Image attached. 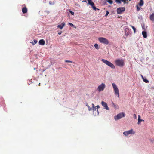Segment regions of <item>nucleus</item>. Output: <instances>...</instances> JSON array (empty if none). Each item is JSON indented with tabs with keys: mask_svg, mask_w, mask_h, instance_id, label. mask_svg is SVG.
<instances>
[{
	"mask_svg": "<svg viewBox=\"0 0 154 154\" xmlns=\"http://www.w3.org/2000/svg\"><path fill=\"white\" fill-rule=\"evenodd\" d=\"M144 121V120H143L140 119V116L139 115L138 116V124H139L140 122H141Z\"/></svg>",
	"mask_w": 154,
	"mask_h": 154,
	"instance_id": "f3484780",
	"label": "nucleus"
},
{
	"mask_svg": "<svg viewBox=\"0 0 154 154\" xmlns=\"http://www.w3.org/2000/svg\"><path fill=\"white\" fill-rule=\"evenodd\" d=\"M115 1L118 4H120L121 3L122 0H116Z\"/></svg>",
	"mask_w": 154,
	"mask_h": 154,
	"instance_id": "412c9836",
	"label": "nucleus"
},
{
	"mask_svg": "<svg viewBox=\"0 0 154 154\" xmlns=\"http://www.w3.org/2000/svg\"><path fill=\"white\" fill-rule=\"evenodd\" d=\"M133 116H134V117L135 118V119H136L137 118V116H136V115L135 114H134L133 115Z\"/></svg>",
	"mask_w": 154,
	"mask_h": 154,
	"instance_id": "72a5a7b5",
	"label": "nucleus"
},
{
	"mask_svg": "<svg viewBox=\"0 0 154 154\" xmlns=\"http://www.w3.org/2000/svg\"><path fill=\"white\" fill-rule=\"evenodd\" d=\"M65 62L66 63H72V61L69 60H66Z\"/></svg>",
	"mask_w": 154,
	"mask_h": 154,
	"instance_id": "c85d7f7f",
	"label": "nucleus"
},
{
	"mask_svg": "<svg viewBox=\"0 0 154 154\" xmlns=\"http://www.w3.org/2000/svg\"><path fill=\"white\" fill-rule=\"evenodd\" d=\"M149 18L151 21L152 22L154 21V13H152L150 15Z\"/></svg>",
	"mask_w": 154,
	"mask_h": 154,
	"instance_id": "4468645a",
	"label": "nucleus"
},
{
	"mask_svg": "<svg viewBox=\"0 0 154 154\" xmlns=\"http://www.w3.org/2000/svg\"><path fill=\"white\" fill-rule=\"evenodd\" d=\"M46 12L48 14L49 13V12L48 11H47Z\"/></svg>",
	"mask_w": 154,
	"mask_h": 154,
	"instance_id": "4c0bfd02",
	"label": "nucleus"
},
{
	"mask_svg": "<svg viewBox=\"0 0 154 154\" xmlns=\"http://www.w3.org/2000/svg\"><path fill=\"white\" fill-rule=\"evenodd\" d=\"M142 34L143 37L144 38H146L147 37V33L146 31L142 32Z\"/></svg>",
	"mask_w": 154,
	"mask_h": 154,
	"instance_id": "dca6fc26",
	"label": "nucleus"
},
{
	"mask_svg": "<svg viewBox=\"0 0 154 154\" xmlns=\"http://www.w3.org/2000/svg\"><path fill=\"white\" fill-rule=\"evenodd\" d=\"M69 24L72 27H74L75 26L72 23H69Z\"/></svg>",
	"mask_w": 154,
	"mask_h": 154,
	"instance_id": "cd10ccee",
	"label": "nucleus"
},
{
	"mask_svg": "<svg viewBox=\"0 0 154 154\" xmlns=\"http://www.w3.org/2000/svg\"><path fill=\"white\" fill-rule=\"evenodd\" d=\"M142 77L143 78V80L144 82H145L146 83H148L149 82V81L146 79H144L143 77V76L142 75Z\"/></svg>",
	"mask_w": 154,
	"mask_h": 154,
	"instance_id": "6ab92c4d",
	"label": "nucleus"
},
{
	"mask_svg": "<svg viewBox=\"0 0 154 154\" xmlns=\"http://www.w3.org/2000/svg\"><path fill=\"white\" fill-rule=\"evenodd\" d=\"M115 63L117 66L122 67L125 64L124 60L121 59H117L115 60Z\"/></svg>",
	"mask_w": 154,
	"mask_h": 154,
	"instance_id": "f257e3e1",
	"label": "nucleus"
},
{
	"mask_svg": "<svg viewBox=\"0 0 154 154\" xmlns=\"http://www.w3.org/2000/svg\"><path fill=\"white\" fill-rule=\"evenodd\" d=\"M144 4V2L143 0H140V2L139 3V5L140 6H142Z\"/></svg>",
	"mask_w": 154,
	"mask_h": 154,
	"instance_id": "a211bd4d",
	"label": "nucleus"
},
{
	"mask_svg": "<svg viewBox=\"0 0 154 154\" xmlns=\"http://www.w3.org/2000/svg\"><path fill=\"white\" fill-rule=\"evenodd\" d=\"M101 104L102 105L105 107V108L107 110H109V108L107 106V105L106 103L104 102L103 101H102Z\"/></svg>",
	"mask_w": 154,
	"mask_h": 154,
	"instance_id": "9b49d317",
	"label": "nucleus"
},
{
	"mask_svg": "<svg viewBox=\"0 0 154 154\" xmlns=\"http://www.w3.org/2000/svg\"><path fill=\"white\" fill-rule=\"evenodd\" d=\"M128 0H122V1L124 3H126V2L128 1Z\"/></svg>",
	"mask_w": 154,
	"mask_h": 154,
	"instance_id": "2f4dec72",
	"label": "nucleus"
},
{
	"mask_svg": "<svg viewBox=\"0 0 154 154\" xmlns=\"http://www.w3.org/2000/svg\"><path fill=\"white\" fill-rule=\"evenodd\" d=\"M86 106L88 107V110L89 111H91V110L92 109L88 105V104H86Z\"/></svg>",
	"mask_w": 154,
	"mask_h": 154,
	"instance_id": "b1692460",
	"label": "nucleus"
},
{
	"mask_svg": "<svg viewBox=\"0 0 154 154\" xmlns=\"http://www.w3.org/2000/svg\"><path fill=\"white\" fill-rule=\"evenodd\" d=\"M92 108L93 107H95V106H94V104L93 103H92Z\"/></svg>",
	"mask_w": 154,
	"mask_h": 154,
	"instance_id": "e433bc0d",
	"label": "nucleus"
},
{
	"mask_svg": "<svg viewBox=\"0 0 154 154\" xmlns=\"http://www.w3.org/2000/svg\"><path fill=\"white\" fill-rule=\"evenodd\" d=\"M125 7H121L117 9V13L118 14H121L122 13L125 11Z\"/></svg>",
	"mask_w": 154,
	"mask_h": 154,
	"instance_id": "6e6552de",
	"label": "nucleus"
},
{
	"mask_svg": "<svg viewBox=\"0 0 154 154\" xmlns=\"http://www.w3.org/2000/svg\"><path fill=\"white\" fill-rule=\"evenodd\" d=\"M98 40L101 43H103L105 45H108L109 43L108 40L104 37H100L99 38Z\"/></svg>",
	"mask_w": 154,
	"mask_h": 154,
	"instance_id": "20e7f679",
	"label": "nucleus"
},
{
	"mask_svg": "<svg viewBox=\"0 0 154 154\" xmlns=\"http://www.w3.org/2000/svg\"><path fill=\"white\" fill-rule=\"evenodd\" d=\"M88 3L92 6V8L94 10H96V9L99 10L98 9L96 8V7H95L94 4L92 2V0H88Z\"/></svg>",
	"mask_w": 154,
	"mask_h": 154,
	"instance_id": "9d476101",
	"label": "nucleus"
},
{
	"mask_svg": "<svg viewBox=\"0 0 154 154\" xmlns=\"http://www.w3.org/2000/svg\"><path fill=\"white\" fill-rule=\"evenodd\" d=\"M36 69V68H35L34 69V70H35Z\"/></svg>",
	"mask_w": 154,
	"mask_h": 154,
	"instance_id": "ea45409f",
	"label": "nucleus"
},
{
	"mask_svg": "<svg viewBox=\"0 0 154 154\" xmlns=\"http://www.w3.org/2000/svg\"><path fill=\"white\" fill-rule=\"evenodd\" d=\"M94 47L97 49H99V46L97 44L95 43L94 45Z\"/></svg>",
	"mask_w": 154,
	"mask_h": 154,
	"instance_id": "aec40b11",
	"label": "nucleus"
},
{
	"mask_svg": "<svg viewBox=\"0 0 154 154\" xmlns=\"http://www.w3.org/2000/svg\"><path fill=\"white\" fill-rule=\"evenodd\" d=\"M128 33H126V32H125V35H128Z\"/></svg>",
	"mask_w": 154,
	"mask_h": 154,
	"instance_id": "58836bf2",
	"label": "nucleus"
},
{
	"mask_svg": "<svg viewBox=\"0 0 154 154\" xmlns=\"http://www.w3.org/2000/svg\"><path fill=\"white\" fill-rule=\"evenodd\" d=\"M22 11L23 14H25L27 12V9L26 7H24L22 8Z\"/></svg>",
	"mask_w": 154,
	"mask_h": 154,
	"instance_id": "ddd939ff",
	"label": "nucleus"
},
{
	"mask_svg": "<svg viewBox=\"0 0 154 154\" xmlns=\"http://www.w3.org/2000/svg\"><path fill=\"white\" fill-rule=\"evenodd\" d=\"M107 2L111 4H112L113 3V1L112 0H108Z\"/></svg>",
	"mask_w": 154,
	"mask_h": 154,
	"instance_id": "393cba45",
	"label": "nucleus"
},
{
	"mask_svg": "<svg viewBox=\"0 0 154 154\" xmlns=\"http://www.w3.org/2000/svg\"><path fill=\"white\" fill-rule=\"evenodd\" d=\"M39 45H43L45 44V41L43 39L40 40L39 42Z\"/></svg>",
	"mask_w": 154,
	"mask_h": 154,
	"instance_id": "2eb2a0df",
	"label": "nucleus"
},
{
	"mask_svg": "<svg viewBox=\"0 0 154 154\" xmlns=\"http://www.w3.org/2000/svg\"><path fill=\"white\" fill-rule=\"evenodd\" d=\"M131 27H132V28L134 30V33H135L136 32V28L133 26L131 25Z\"/></svg>",
	"mask_w": 154,
	"mask_h": 154,
	"instance_id": "5701e85b",
	"label": "nucleus"
},
{
	"mask_svg": "<svg viewBox=\"0 0 154 154\" xmlns=\"http://www.w3.org/2000/svg\"><path fill=\"white\" fill-rule=\"evenodd\" d=\"M54 2H51V1H50L49 2V3L50 5H52V4H54Z\"/></svg>",
	"mask_w": 154,
	"mask_h": 154,
	"instance_id": "7c9ffc66",
	"label": "nucleus"
},
{
	"mask_svg": "<svg viewBox=\"0 0 154 154\" xmlns=\"http://www.w3.org/2000/svg\"><path fill=\"white\" fill-rule=\"evenodd\" d=\"M109 14V11H106V14L105 15V16H107V15Z\"/></svg>",
	"mask_w": 154,
	"mask_h": 154,
	"instance_id": "473e14b6",
	"label": "nucleus"
},
{
	"mask_svg": "<svg viewBox=\"0 0 154 154\" xmlns=\"http://www.w3.org/2000/svg\"><path fill=\"white\" fill-rule=\"evenodd\" d=\"M134 134L135 132L133 131L132 129L126 131H125L123 133V134L125 136H127L130 134Z\"/></svg>",
	"mask_w": 154,
	"mask_h": 154,
	"instance_id": "0eeeda50",
	"label": "nucleus"
},
{
	"mask_svg": "<svg viewBox=\"0 0 154 154\" xmlns=\"http://www.w3.org/2000/svg\"><path fill=\"white\" fill-rule=\"evenodd\" d=\"M96 107H97V108H100V106H99L98 105H97L96 106Z\"/></svg>",
	"mask_w": 154,
	"mask_h": 154,
	"instance_id": "c9c22d12",
	"label": "nucleus"
},
{
	"mask_svg": "<svg viewBox=\"0 0 154 154\" xmlns=\"http://www.w3.org/2000/svg\"><path fill=\"white\" fill-rule=\"evenodd\" d=\"M84 2H86V1H84Z\"/></svg>",
	"mask_w": 154,
	"mask_h": 154,
	"instance_id": "a19ab883",
	"label": "nucleus"
},
{
	"mask_svg": "<svg viewBox=\"0 0 154 154\" xmlns=\"http://www.w3.org/2000/svg\"><path fill=\"white\" fill-rule=\"evenodd\" d=\"M112 85L114 90L115 94L118 96V97H119V91L117 85L114 83H112Z\"/></svg>",
	"mask_w": 154,
	"mask_h": 154,
	"instance_id": "7ed1b4c3",
	"label": "nucleus"
},
{
	"mask_svg": "<svg viewBox=\"0 0 154 154\" xmlns=\"http://www.w3.org/2000/svg\"><path fill=\"white\" fill-rule=\"evenodd\" d=\"M105 87V84L104 83H102L98 86L97 89L99 92H100L103 91Z\"/></svg>",
	"mask_w": 154,
	"mask_h": 154,
	"instance_id": "423d86ee",
	"label": "nucleus"
},
{
	"mask_svg": "<svg viewBox=\"0 0 154 154\" xmlns=\"http://www.w3.org/2000/svg\"><path fill=\"white\" fill-rule=\"evenodd\" d=\"M65 24L64 22L62 23L61 25H58L57 26V27L60 28L62 29L63 27L65 26Z\"/></svg>",
	"mask_w": 154,
	"mask_h": 154,
	"instance_id": "f8f14e48",
	"label": "nucleus"
},
{
	"mask_svg": "<svg viewBox=\"0 0 154 154\" xmlns=\"http://www.w3.org/2000/svg\"><path fill=\"white\" fill-rule=\"evenodd\" d=\"M125 116V114L124 113H120L114 116V119L116 120H117L124 117Z\"/></svg>",
	"mask_w": 154,
	"mask_h": 154,
	"instance_id": "39448f33",
	"label": "nucleus"
},
{
	"mask_svg": "<svg viewBox=\"0 0 154 154\" xmlns=\"http://www.w3.org/2000/svg\"><path fill=\"white\" fill-rule=\"evenodd\" d=\"M69 12L71 13V14L72 15H73L74 14V12H73V11H72L71 10H69Z\"/></svg>",
	"mask_w": 154,
	"mask_h": 154,
	"instance_id": "bb28decb",
	"label": "nucleus"
},
{
	"mask_svg": "<svg viewBox=\"0 0 154 154\" xmlns=\"http://www.w3.org/2000/svg\"><path fill=\"white\" fill-rule=\"evenodd\" d=\"M101 61L104 63L108 65L109 67H111L112 69H115V66L111 62L105 59H102Z\"/></svg>",
	"mask_w": 154,
	"mask_h": 154,
	"instance_id": "f03ea898",
	"label": "nucleus"
},
{
	"mask_svg": "<svg viewBox=\"0 0 154 154\" xmlns=\"http://www.w3.org/2000/svg\"><path fill=\"white\" fill-rule=\"evenodd\" d=\"M136 8H137V11H139L140 10V8L139 7L138 5H137L136 6Z\"/></svg>",
	"mask_w": 154,
	"mask_h": 154,
	"instance_id": "a878e982",
	"label": "nucleus"
},
{
	"mask_svg": "<svg viewBox=\"0 0 154 154\" xmlns=\"http://www.w3.org/2000/svg\"><path fill=\"white\" fill-rule=\"evenodd\" d=\"M62 33V32H58V34L59 35H60Z\"/></svg>",
	"mask_w": 154,
	"mask_h": 154,
	"instance_id": "f704fd0d",
	"label": "nucleus"
},
{
	"mask_svg": "<svg viewBox=\"0 0 154 154\" xmlns=\"http://www.w3.org/2000/svg\"><path fill=\"white\" fill-rule=\"evenodd\" d=\"M92 110H93V111H95L96 110V107H93L92 108Z\"/></svg>",
	"mask_w": 154,
	"mask_h": 154,
	"instance_id": "c756f323",
	"label": "nucleus"
},
{
	"mask_svg": "<svg viewBox=\"0 0 154 154\" xmlns=\"http://www.w3.org/2000/svg\"><path fill=\"white\" fill-rule=\"evenodd\" d=\"M88 3L92 6V8L94 10H96V9L99 10L98 9L96 8V7H95L94 4L92 2V0H88Z\"/></svg>",
	"mask_w": 154,
	"mask_h": 154,
	"instance_id": "1a4fd4ad",
	"label": "nucleus"
},
{
	"mask_svg": "<svg viewBox=\"0 0 154 154\" xmlns=\"http://www.w3.org/2000/svg\"><path fill=\"white\" fill-rule=\"evenodd\" d=\"M34 43H33V42H32L31 43L33 44V45H34L35 44H36L37 42V41L36 40H34Z\"/></svg>",
	"mask_w": 154,
	"mask_h": 154,
	"instance_id": "4be33fe9",
	"label": "nucleus"
}]
</instances>
